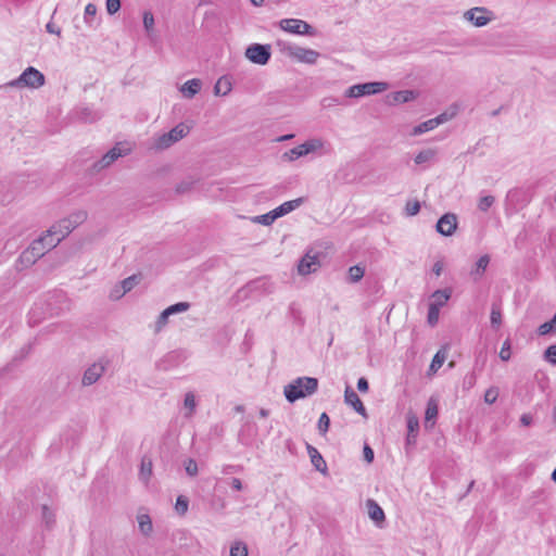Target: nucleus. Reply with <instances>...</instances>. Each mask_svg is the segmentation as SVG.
I'll return each mask as SVG.
<instances>
[{
  "mask_svg": "<svg viewBox=\"0 0 556 556\" xmlns=\"http://www.w3.org/2000/svg\"><path fill=\"white\" fill-rule=\"evenodd\" d=\"M439 315H440V309H438L437 307L429 306V308H428V323L431 326L437 325V323L439 320Z\"/></svg>",
  "mask_w": 556,
  "mask_h": 556,
  "instance_id": "50",
  "label": "nucleus"
},
{
  "mask_svg": "<svg viewBox=\"0 0 556 556\" xmlns=\"http://www.w3.org/2000/svg\"><path fill=\"white\" fill-rule=\"evenodd\" d=\"M231 486L232 489L237 490V491H241L242 490V482L240 479L238 478H232L231 479Z\"/></svg>",
  "mask_w": 556,
  "mask_h": 556,
  "instance_id": "62",
  "label": "nucleus"
},
{
  "mask_svg": "<svg viewBox=\"0 0 556 556\" xmlns=\"http://www.w3.org/2000/svg\"><path fill=\"white\" fill-rule=\"evenodd\" d=\"M532 421H533V417L529 413L522 414L520 417V424L525 427L531 426Z\"/></svg>",
  "mask_w": 556,
  "mask_h": 556,
  "instance_id": "58",
  "label": "nucleus"
},
{
  "mask_svg": "<svg viewBox=\"0 0 556 556\" xmlns=\"http://www.w3.org/2000/svg\"><path fill=\"white\" fill-rule=\"evenodd\" d=\"M490 319L492 327L495 329H498L502 325V313L497 305L492 306Z\"/></svg>",
  "mask_w": 556,
  "mask_h": 556,
  "instance_id": "35",
  "label": "nucleus"
},
{
  "mask_svg": "<svg viewBox=\"0 0 556 556\" xmlns=\"http://www.w3.org/2000/svg\"><path fill=\"white\" fill-rule=\"evenodd\" d=\"M278 26L281 30L300 36H315V28L307 22L299 18H283L280 20Z\"/></svg>",
  "mask_w": 556,
  "mask_h": 556,
  "instance_id": "7",
  "label": "nucleus"
},
{
  "mask_svg": "<svg viewBox=\"0 0 556 556\" xmlns=\"http://www.w3.org/2000/svg\"><path fill=\"white\" fill-rule=\"evenodd\" d=\"M40 257L35 256V253L28 248L21 254L18 262L22 267H28L37 262Z\"/></svg>",
  "mask_w": 556,
  "mask_h": 556,
  "instance_id": "32",
  "label": "nucleus"
},
{
  "mask_svg": "<svg viewBox=\"0 0 556 556\" xmlns=\"http://www.w3.org/2000/svg\"><path fill=\"white\" fill-rule=\"evenodd\" d=\"M302 203V199H295V200H291V201H287L285 203H282L281 205H279L278 207H276L274 210L277 218L292 212L293 210H295L296 207H299Z\"/></svg>",
  "mask_w": 556,
  "mask_h": 556,
  "instance_id": "24",
  "label": "nucleus"
},
{
  "mask_svg": "<svg viewBox=\"0 0 556 556\" xmlns=\"http://www.w3.org/2000/svg\"><path fill=\"white\" fill-rule=\"evenodd\" d=\"M463 17L476 27H483L494 18V15L485 7H475L464 12Z\"/></svg>",
  "mask_w": 556,
  "mask_h": 556,
  "instance_id": "9",
  "label": "nucleus"
},
{
  "mask_svg": "<svg viewBox=\"0 0 556 556\" xmlns=\"http://www.w3.org/2000/svg\"><path fill=\"white\" fill-rule=\"evenodd\" d=\"M201 87H202L201 80L198 78H193V79L187 80L180 87V92L184 94L185 98L191 99L200 91Z\"/></svg>",
  "mask_w": 556,
  "mask_h": 556,
  "instance_id": "21",
  "label": "nucleus"
},
{
  "mask_svg": "<svg viewBox=\"0 0 556 556\" xmlns=\"http://www.w3.org/2000/svg\"><path fill=\"white\" fill-rule=\"evenodd\" d=\"M453 117V114H448L446 112L438 115L434 118H430L426 122L420 123L419 125L415 126L410 132L412 136H419L425 132H428L430 130H433L439 125L444 124L448 122Z\"/></svg>",
  "mask_w": 556,
  "mask_h": 556,
  "instance_id": "11",
  "label": "nucleus"
},
{
  "mask_svg": "<svg viewBox=\"0 0 556 556\" xmlns=\"http://www.w3.org/2000/svg\"><path fill=\"white\" fill-rule=\"evenodd\" d=\"M416 98V93L412 90H401L388 94V104L395 105L413 101Z\"/></svg>",
  "mask_w": 556,
  "mask_h": 556,
  "instance_id": "19",
  "label": "nucleus"
},
{
  "mask_svg": "<svg viewBox=\"0 0 556 556\" xmlns=\"http://www.w3.org/2000/svg\"><path fill=\"white\" fill-rule=\"evenodd\" d=\"M244 56L254 64L266 65L271 56L270 46L252 43L247 47Z\"/></svg>",
  "mask_w": 556,
  "mask_h": 556,
  "instance_id": "8",
  "label": "nucleus"
},
{
  "mask_svg": "<svg viewBox=\"0 0 556 556\" xmlns=\"http://www.w3.org/2000/svg\"><path fill=\"white\" fill-rule=\"evenodd\" d=\"M139 283V277L137 275H132L127 277L121 282V288L125 290V292L131 291Z\"/></svg>",
  "mask_w": 556,
  "mask_h": 556,
  "instance_id": "36",
  "label": "nucleus"
},
{
  "mask_svg": "<svg viewBox=\"0 0 556 556\" xmlns=\"http://www.w3.org/2000/svg\"><path fill=\"white\" fill-rule=\"evenodd\" d=\"M276 45L285 55L300 63L313 65L320 56L316 50L303 48L283 40H277Z\"/></svg>",
  "mask_w": 556,
  "mask_h": 556,
  "instance_id": "3",
  "label": "nucleus"
},
{
  "mask_svg": "<svg viewBox=\"0 0 556 556\" xmlns=\"http://www.w3.org/2000/svg\"><path fill=\"white\" fill-rule=\"evenodd\" d=\"M389 88L388 83L384 81H370L365 84H357L349 87L345 91L348 98H361L364 96L377 94L386 91Z\"/></svg>",
  "mask_w": 556,
  "mask_h": 556,
  "instance_id": "6",
  "label": "nucleus"
},
{
  "mask_svg": "<svg viewBox=\"0 0 556 556\" xmlns=\"http://www.w3.org/2000/svg\"><path fill=\"white\" fill-rule=\"evenodd\" d=\"M552 331L556 332V313L551 321L542 324L538 329L540 336H546Z\"/></svg>",
  "mask_w": 556,
  "mask_h": 556,
  "instance_id": "33",
  "label": "nucleus"
},
{
  "mask_svg": "<svg viewBox=\"0 0 556 556\" xmlns=\"http://www.w3.org/2000/svg\"><path fill=\"white\" fill-rule=\"evenodd\" d=\"M320 266L319 260L316 255L306 254L298 265L300 275H308L315 273Z\"/></svg>",
  "mask_w": 556,
  "mask_h": 556,
  "instance_id": "16",
  "label": "nucleus"
},
{
  "mask_svg": "<svg viewBox=\"0 0 556 556\" xmlns=\"http://www.w3.org/2000/svg\"><path fill=\"white\" fill-rule=\"evenodd\" d=\"M305 155H307V154L304 149V144L302 143V144L294 147V148L290 149L289 151L285 152L282 154V159L288 162H293V161H295L302 156H305Z\"/></svg>",
  "mask_w": 556,
  "mask_h": 556,
  "instance_id": "27",
  "label": "nucleus"
},
{
  "mask_svg": "<svg viewBox=\"0 0 556 556\" xmlns=\"http://www.w3.org/2000/svg\"><path fill=\"white\" fill-rule=\"evenodd\" d=\"M368 381L365 379V378H359L358 381H357V389L361 391V392H367L368 391Z\"/></svg>",
  "mask_w": 556,
  "mask_h": 556,
  "instance_id": "60",
  "label": "nucleus"
},
{
  "mask_svg": "<svg viewBox=\"0 0 556 556\" xmlns=\"http://www.w3.org/2000/svg\"><path fill=\"white\" fill-rule=\"evenodd\" d=\"M230 556H248V547L242 542H236L230 547Z\"/></svg>",
  "mask_w": 556,
  "mask_h": 556,
  "instance_id": "37",
  "label": "nucleus"
},
{
  "mask_svg": "<svg viewBox=\"0 0 556 556\" xmlns=\"http://www.w3.org/2000/svg\"><path fill=\"white\" fill-rule=\"evenodd\" d=\"M231 91V84L230 81L225 78L220 77L217 83L214 86V92L216 96H226Z\"/></svg>",
  "mask_w": 556,
  "mask_h": 556,
  "instance_id": "29",
  "label": "nucleus"
},
{
  "mask_svg": "<svg viewBox=\"0 0 556 556\" xmlns=\"http://www.w3.org/2000/svg\"><path fill=\"white\" fill-rule=\"evenodd\" d=\"M185 469H186V472L191 476V477H194L198 475V464L194 459L192 458H189L185 462Z\"/></svg>",
  "mask_w": 556,
  "mask_h": 556,
  "instance_id": "47",
  "label": "nucleus"
},
{
  "mask_svg": "<svg viewBox=\"0 0 556 556\" xmlns=\"http://www.w3.org/2000/svg\"><path fill=\"white\" fill-rule=\"evenodd\" d=\"M444 267V263L442 261H437L432 267L433 274L439 277L442 274Z\"/></svg>",
  "mask_w": 556,
  "mask_h": 556,
  "instance_id": "59",
  "label": "nucleus"
},
{
  "mask_svg": "<svg viewBox=\"0 0 556 556\" xmlns=\"http://www.w3.org/2000/svg\"><path fill=\"white\" fill-rule=\"evenodd\" d=\"M46 83L45 75L33 66H28L26 70L22 72V74L9 81L5 86L11 88H29V89H39Z\"/></svg>",
  "mask_w": 556,
  "mask_h": 556,
  "instance_id": "5",
  "label": "nucleus"
},
{
  "mask_svg": "<svg viewBox=\"0 0 556 556\" xmlns=\"http://www.w3.org/2000/svg\"><path fill=\"white\" fill-rule=\"evenodd\" d=\"M366 507L368 510L369 518L372 521H375L377 526H380L386 519L383 509L379 506V504L375 500H367Z\"/></svg>",
  "mask_w": 556,
  "mask_h": 556,
  "instance_id": "18",
  "label": "nucleus"
},
{
  "mask_svg": "<svg viewBox=\"0 0 556 556\" xmlns=\"http://www.w3.org/2000/svg\"><path fill=\"white\" fill-rule=\"evenodd\" d=\"M137 520H138V526H139V530L141 531V533L147 536L150 535L153 530V526H152V521H151V518L149 517V515L141 514L137 517Z\"/></svg>",
  "mask_w": 556,
  "mask_h": 556,
  "instance_id": "28",
  "label": "nucleus"
},
{
  "mask_svg": "<svg viewBox=\"0 0 556 556\" xmlns=\"http://www.w3.org/2000/svg\"><path fill=\"white\" fill-rule=\"evenodd\" d=\"M344 401L346 404L351 405L359 415L364 417L367 416L366 408L363 402L361 401L359 396L353 389L349 387L345 389L344 392Z\"/></svg>",
  "mask_w": 556,
  "mask_h": 556,
  "instance_id": "17",
  "label": "nucleus"
},
{
  "mask_svg": "<svg viewBox=\"0 0 556 556\" xmlns=\"http://www.w3.org/2000/svg\"><path fill=\"white\" fill-rule=\"evenodd\" d=\"M143 27L146 31L150 35L154 30V16L150 11H146L143 13Z\"/></svg>",
  "mask_w": 556,
  "mask_h": 556,
  "instance_id": "39",
  "label": "nucleus"
},
{
  "mask_svg": "<svg viewBox=\"0 0 556 556\" xmlns=\"http://www.w3.org/2000/svg\"><path fill=\"white\" fill-rule=\"evenodd\" d=\"M105 368L106 365L102 361L96 362L92 365H90L83 375V386L88 387L96 383L103 376Z\"/></svg>",
  "mask_w": 556,
  "mask_h": 556,
  "instance_id": "12",
  "label": "nucleus"
},
{
  "mask_svg": "<svg viewBox=\"0 0 556 556\" xmlns=\"http://www.w3.org/2000/svg\"><path fill=\"white\" fill-rule=\"evenodd\" d=\"M416 437H417V434L408 432L407 433V438H406V442L408 444H414L416 442Z\"/></svg>",
  "mask_w": 556,
  "mask_h": 556,
  "instance_id": "63",
  "label": "nucleus"
},
{
  "mask_svg": "<svg viewBox=\"0 0 556 556\" xmlns=\"http://www.w3.org/2000/svg\"><path fill=\"white\" fill-rule=\"evenodd\" d=\"M318 389V380L312 377H300L285 387L283 393L290 403L313 395Z\"/></svg>",
  "mask_w": 556,
  "mask_h": 556,
  "instance_id": "2",
  "label": "nucleus"
},
{
  "mask_svg": "<svg viewBox=\"0 0 556 556\" xmlns=\"http://www.w3.org/2000/svg\"><path fill=\"white\" fill-rule=\"evenodd\" d=\"M258 414H260V416H261L262 418H266V417H268V416H269V410H268V409H266V408H261V409H260V412H258Z\"/></svg>",
  "mask_w": 556,
  "mask_h": 556,
  "instance_id": "64",
  "label": "nucleus"
},
{
  "mask_svg": "<svg viewBox=\"0 0 556 556\" xmlns=\"http://www.w3.org/2000/svg\"><path fill=\"white\" fill-rule=\"evenodd\" d=\"M490 263V256L489 255H482L479 257V260L476 262L473 268L470 271V276L473 278V280H479L485 273L488 266Z\"/></svg>",
  "mask_w": 556,
  "mask_h": 556,
  "instance_id": "22",
  "label": "nucleus"
},
{
  "mask_svg": "<svg viewBox=\"0 0 556 556\" xmlns=\"http://www.w3.org/2000/svg\"><path fill=\"white\" fill-rule=\"evenodd\" d=\"M306 154L320 153L328 154L331 152V146L321 138H312L306 140L304 143Z\"/></svg>",
  "mask_w": 556,
  "mask_h": 556,
  "instance_id": "15",
  "label": "nucleus"
},
{
  "mask_svg": "<svg viewBox=\"0 0 556 556\" xmlns=\"http://www.w3.org/2000/svg\"><path fill=\"white\" fill-rule=\"evenodd\" d=\"M106 12L110 15L117 13L121 9V0H106L105 1Z\"/></svg>",
  "mask_w": 556,
  "mask_h": 556,
  "instance_id": "48",
  "label": "nucleus"
},
{
  "mask_svg": "<svg viewBox=\"0 0 556 556\" xmlns=\"http://www.w3.org/2000/svg\"><path fill=\"white\" fill-rule=\"evenodd\" d=\"M176 509L180 514H185L188 509V501L184 496H178L176 502Z\"/></svg>",
  "mask_w": 556,
  "mask_h": 556,
  "instance_id": "55",
  "label": "nucleus"
},
{
  "mask_svg": "<svg viewBox=\"0 0 556 556\" xmlns=\"http://www.w3.org/2000/svg\"><path fill=\"white\" fill-rule=\"evenodd\" d=\"M151 476H152V460H151V458L144 456L141 459L139 477L144 483H147L149 481V479L151 478Z\"/></svg>",
  "mask_w": 556,
  "mask_h": 556,
  "instance_id": "26",
  "label": "nucleus"
},
{
  "mask_svg": "<svg viewBox=\"0 0 556 556\" xmlns=\"http://www.w3.org/2000/svg\"><path fill=\"white\" fill-rule=\"evenodd\" d=\"M42 518L47 526H51L54 522V515L46 505L42 506Z\"/></svg>",
  "mask_w": 556,
  "mask_h": 556,
  "instance_id": "54",
  "label": "nucleus"
},
{
  "mask_svg": "<svg viewBox=\"0 0 556 556\" xmlns=\"http://www.w3.org/2000/svg\"><path fill=\"white\" fill-rule=\"evenodd\" d=\"M126 294L125 290L121 288V282L113 287L110 292L111 300H119Z\"/></svg>",
  "mask_w": 556,
  "mask_h": 556,
  "instance_id": "51",
  "label": "nucleus"
},
{
  "mask_svg": "<svg viewBox=\"0 0 556 556\" xmlns=\"http://www.w3.org/2000/svg\"><path fill=\"white\" fill-rule=\"evenodd\" d=\"M544 359L556 365V344L549 345L544 352Z\"/></svg>",
  "mask_w": 556,
  "mask_h": 556,
  "instance_id": "46",
  "label": "nucleus"
},
{
  "mask_svg": "<svg viewBox=\"0 0 556 556\" xmlns=\"http://www.w3.org/2000/svg\"><path fill=\"white\" fill-rule=\"evenodd\" d=\"M88 213L85 210H77L68 216L53 224L48 230L49 236H53L59 243L65 239L74 229L87 220Z\"/></svg>",
  "mask_w": 556,
  "mask_h": 556,
  "instance_id": "1",
  "label": "nucleus"
},
{
  "mask_svg": "<svg viewBox=\"0 0 556 556\" xmlns=\"http://www.w3.org/2000/svg\"><path fill=\"white\" fill-rule=\"evenodd\" d=\"M437 231L442 236H452L457 228V217L453 213L444 214L437 223Z\"/></svg>",
  "mask_w": 556,
  "mask_h": 556,
  "instance_id": "14",
  "label": "nucleus"
},
{
  "mask_svg": "<svg viewBox=\"0 0 556 556\" xmlns=\"http://www.w3.org/2000/svg\"><path fill=\"white\" fill-rule=\"evenodd\" d=\"M405 210L408 216H414L420 211V203L418 201H409L406 203Z\"/></svg>",
  "mask_w": 556,
  "mask_h": 556,
  "instance_id": "49",
  "label": "nucleus"
},
{
  "mask_svg": "<svg viewBox=\"0 0 556 556\" xmlns=\"http://www.w3.org/2000/svg\"><path fill=\"white\" fill-rule=\"evenodd\" d=\"M435 156H437V150L429 148V149H425V150H421L420 152H418L416 154L414 161L417 165H421L425 163L433 162L435 160Z\"/></svg>",
  "mask_w": 556,
  "mask_h": 556,
  "instance_id": "25",
  "label": "nucleus"
},
{
  "mask_svg": "<svg viewBox=\"0 0 556 556\" xmlns=\"http://www.w3.org/2000/svg\"><path fill=\"white\" fill-rule=\"evenodd\" d=\"M330 426V418L326 413L319 416L317 428L320 434H326Z\"/></svg>",
  "mask_w": 556,
  "mask_h": 556,
  "instance_id": "42",
  "label": "nucleus"
},
{
  "mask_svg": "<svg viewBox=\"0 0 556 556\" xmlns=\"http://www.w3.org/2000/svg\"><path fill=\"white\" fill-rule=\"evenodd\" d=\"M451 295H452V289H450V288L437 290L431 294V302H430L429 306L437 307L438 309H440L447 303Z\"/></svg>",
  "mask_w": 556,
  "mask_h": 556,
  "instance_id": "20",
  "label": "nucleus"
},
{
  "mask_svg": "<svg viewBox=\"0 0 556 556\" xmlns=\"http://www.w3.org/2000/svg\"><path fill=\"white\" fill-rule=\"evenodd\" d=\"M189 132L190 127L185 123H179L169 131L155 136L152 139L151 149L155 151L166 150L184 139Z\"/></svg>",
  "mask_w": 556,
  "mask_h": 556,
  "instance_id": "4",
  "label": "nucleus"
},
{
  "mask_svg": "<svg viewBox=\"0 0 556 556\" xmlns=\"http://www.w3.org/2000/svg\"><path fill=\"white\" fill-rule=\"evenodd\" d=\"M498 389L496 387L489 388L484 393V402L488 404H493L496 402L498 397Z\"/></svg>",
  "mask_w": 556,
  "mask_h": 556,
  "instance_id": "44",
  "label": "nucleus"
},
{
  "mask_svg": "<svg viewBox=\"0 0 556 556\" xmlns=\"http://www.w3.org/2000/svg\"><path fill=\"white\" fill-rule=\"evenodd\" d=\"M129 153L128 149H122L119 146H115L110 151H108L101 160L94 163V168L97 170L104 169L113 164L118 157L123 155H127Z\"/></svg>",
  "mask_w": 556,
  "mask_h": 556,
  "instance_id": "13",
  "label": "nucleus"
},
{
  "mask_svg": "<svg viewBox=\"0 0 556 556\" xmlns=\"http://www.w3.org/2000/svg\"><path fill=\"white\" fill-rule=\"evenodd\" d=\"M494 203V197L485 195L479 200L478 207L482 212H486Z\"/></svg>",
  "mask_w": 556,
  "mask_h": 556,
  "instance_id": "45",
  "label": "nucleus"
},
{
  "mask_svg": "<svg viewBox=\"0 0 556 556\" xmlns=\"http://www.w3.org/2000/svg\"><path fill=\"white\" fill-rule=\"evenodd\" d=\"M438 417V403L434 399H430L427 404L425 420L426 427L429 421H434Z\"/></svg>",
  "mask_w": 556,
  "mask_h": 556,
  "instance_id": "30",
  "label": "nucleus"
},
{
  "mask_svg": "<svg viewBox=\"0 0 556 556\" xmlns=\"http://www.w3.org/2000/svg\"><path fill=\"white\" fill-rule=\"evenodd\" d=\"M276 219H277V216H276L274 210L266 214H263V215H260V216H256L253 218V220L255 223H258V224H262L265 226L271 225Z\"/></svg>",
  "mask_w": 556,
  "mask_h": 556,
  "instance_id": "34",
  "label": "nucleus"
},
{
  "mask_svg": "<svg viewBox=\"0 0 556 556\" xmlns=\"http://www.w3.org/2000/svg\"><path fill=\"white\" fill-rule=\"evenodd\" d=\"M445 357H446L445 353L442 352V351H439L434 355V357H433V359H432V362L430 364V370L435 372L443 365V363L445 361Z\"/></svg>",
  "mask_w": 556,
  "mask_h": 556,
  "instance_id": "41",
  "label": "nucleus"
},
{
  "mask_svg": "<svg viewBox=\"0 0 556 556\" xmlns=\"http://www.w3.org/2000/svg\"><path fill=\"white\" fill-rule=\"evenodd\" d=\"M59 244V240H55L53 236H49V230L40 238L34 240L29 245V250L35 253V256L42 257L48 251L55 248Z\"/></svg>",
  "mask_w": 556,
  "mask_h": 556,
  "instance_id": "10",
  "label": "nucleus"
},
{
  "mask_svg": "<svg viewBox=\"0 0 556 556\" xmlns=\"http://www.w3.org/2000/svg\"><path fill=\"white\" fill-rule=\"evenodd\" d=\"M500 358L504 362L510 358V343L506 340L500 351Z\"/></svg>",
  "mask_w": 556,
  "mask_h": 556,
  "instance_id": "52",
  "label": "nucleus"
},
{
  "mask_svg": "<svg viewBox=\"0 0 556 556\" xmlns=\"http://www.w3.org/2000/svg\"><path fill=\"white\" fill-rule=\"evenodd\" d=\"M307 450H308V454L311 456V462L313 464V466L320 472H325L326 469H327V466H326V462L324 460L323 456L319 454V452L308 445L307 446Z\"/></svg>",
  "mask_w": 556,
  "mask_h": 556,
  "instance_id": "23",
  "label": "nucleus"
},
{
  "mask_svg": "<svg viewBox=\"0 0 556 556\" xmlns=\"http://www.w3.org/2000/svg\"><path fill=\"white\" fill-rule=\"evenodd\" d=\"M364 459L367 463H371L374 460V451L367 444L364 446Z\"/></svg>",
  "mask_w": 556,
  "mask_h": 556,
  "instance_id": "57",
  "label": "nucleus"
},
{
  "mask_svg": "<svg viewBox=\"0 0 556 556\" xmlns=\"http://www.w3.org/2000/svg\"><path fill=\"white\" fill-rule=\"evenodd\" d=\"M184 406L187 409V413L185 414V416L187 418H190L193 415L195 407H197L195 396L192 392L186 393L185 400H184Z\"/></svg>",
  "mask_w": 556,
  "mask_h": 556,
  "instance_id": "31",
  "label": "nucleus"
},
{
  "mask_svg": "<svg viewBox=\"0 0 556 556\" xmlns=\"http://www.w3.org/2000/svg\"><path fill=\"white\" fill-rule=\"evenodd\" d=\"M168 317H169V315H168L167 311L164 309L160 314V316H159V318L156 320V325H155L156 326V328H155L156 331H160L167 324Z\"/></svg>",
  "mask_w": 556,
  "mask_h": 556,
  "instance_id": "53",
  "label": "nucleus"
},
{
  "mask_svg": "<svg viewBox=\"0 0 556 556\" xmlns=\"http://www.w3.org/2000/svg\"><path fill=\"white\" fill-rule=\"evenodd\" d=\"M46 29L48 33L50 34H55L58 36L61 35V29L60 27L55 26L52 22H49L47 25H46Z\"/></svg>",
  "mask_w": 556,
  "mask_h": 556,
  "instance_id": "61",
  "label": "nucleus"
},
{
  "mask_svg": "<svg viewBox=\"0 0 556 556\" xmlns=\"http://www.w3.org/2000/svg\"><path fill=\"white\" fill-rule=\"evenodd\" d=\"M97 13V7L93 3H88L85 8V21L89 23L88 18L94 16Z\"/></svg>",
  "mask_w": 556,
  "mask_h": 556,
  "instance_id": "56",
  "label": "nucleus"
},
{
  "mask_svg": "<svg viewBox=\"0 0 556 556\" xmlns=\"http://www.w3.org/2000/svg\"><path fill=\"white\" fill-rule=\"evenodd\" d=\"M406 419L408 432L417 434L419 429V420L417 416L414 414H408Z\"/></svg>",
  "mask_w": 556,
  "mask_h": 556,
  "instance_id": "43",
  "label": "nucleus"
},
{
  "mask_svg": "<svg viewBox=\"0 0 556 556\" xmlns=\"http://www.w3.org/2000/svg\"><path fill=\"white\" fill-rule=\"evenodd\" d=\"M189 307H190V304L188 302H179V303L168 306L165 309L167 311L168 315L170 316L174 314L186 312L189 309Z\"/></svg>",
  "mask_w": 556,
  "mask_h": 556,
  "instance_id": "40",
  "label": "nucleus"
},
{
  "mask_svg": "<svg viewBox=\"0 0 556 556\" xmlns=\"http://www.w3.org/2000/svg\"><path fill=\"white\" fill-rule=\"evenodd\" d=\"M364 273H365L364 268L358 266V265L350 267V269H349V279H350V281L351 282L359 281L363 278Z\"/></svg>",
  "mask_w": 556,
  "mask_h": 556,
  "instance_id": "38",
  "label": "nucleus"
}]
</instances>
